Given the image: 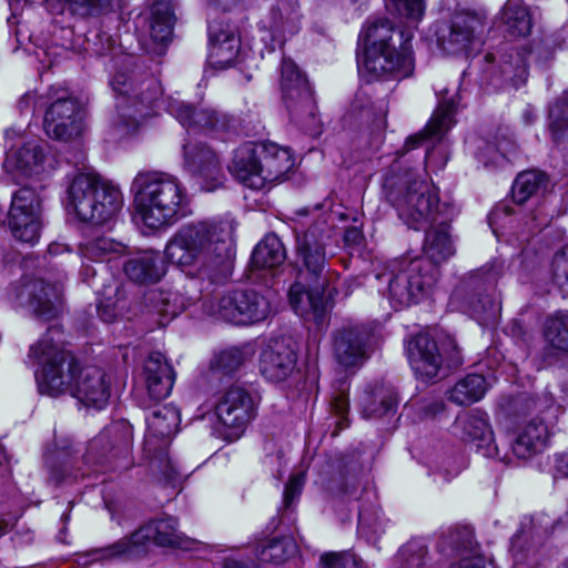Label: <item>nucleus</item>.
Returning <instances> with one entry per match:
<instances>
[{
  "label": "nucleus",
  "instance_id": "obj_34",
  "mask_svg": "<svg viewBox=\"0 0 568 568\" xmlns=\"http://www.w3.org/2000/svg\"><path fill=\"white\" fill-rule=\"evenodd\" d=\"M364 418H382L393 415L397 406V396L393 387L379 384L366 389L361 398Z\"/></svg>",
  "mask_w": 568,
  "mask_h": 568
},
{
  "label": "nucleus",
  "instance_id": "obj_53",
  "mask_svg": "<svg viewBox=\"0 0 568 568\" xmlns=\"http://www.w3.org/2000/svg\"><path fill=\"white\" fill-rule=\"evenodd\" d=\"M244 363V354L239 347L222 351L215 357V366L225 373L236 371Z\"/></svg>",
  "mask_w": 568,
  "mask_h": 568
},
{
  "label": "nucleus",
  "instance_id": "obj_11",
  "mask_svg": "<svg viewBox=\"0 0 568 568\" xmlns=\"http://www.w3.org/2000/svg\"><path fill=\"white\" fill-rule=\"evenodd\" d=\"M329 237V229L324 222L313 224L296 236L297 280L317 283V287L328 284L325 247Z\"/></svg>",
  "mask_w": 568,
  "mask_h": 568
},
{
  "label": "nucleus",
  "instance_id": "obj_40",
  "mask_svg": "<svg viewBox=\"0 0 568 568\" xmlns=\"http://www.w3.org/2000/svg\"><path fill=\"white\" fill-rule=\"evenodd\" d=\"M51 11L87 19L101 16L111 9V0H44Z\"/></svg>",
  "mask_w": 568,
  "mask_h": 568
},
{
  "label": "nucleus",
  "instance_id": "obj_6",
  "mask_svg": "<svg viewBox=\"0 0 568 568\" xmlns=\"http://www.w3.org/2000/svg\"><path fill=\"white\" fill-rule=\"evenodd\" d=\"M384 187L398 217L410 229L419 230L444 214L435 189L412 171L387 175Z\"/></svg>",
  "mask_w": 568,
  "mask_h": 568
},
{
  "label": "nucleus",
  "instance_id": "obj_44",
  "mask_svg": "<svg viewBox=\"0 0 568 568\" xmlns=\"http://www.w3.org/2000/svg\"><path fill=\"white\" fill-rule=\"evenodd\" d=\"M286 258L283 243L275 234H267L255 246L252 263L258 268H272L281 265Z\"/></svg>",
  "mask_w": 568,
  "mask_h": 568
},
{
  "label": "nucleus",
  "instance_id": "obj_20",
  "mask_svg": "<svg viewBox=\"0 0 568 568\" xmlns=\"http://www.w3.org/2000/svg\"><path fill=\"white\" fill-rule=\"evenodd\" d=\"M406 351L415 376L424 383L435 382L444 362L436 341L427 334H417L408 342Z\"/></svg>",
  "mask_w": 568,
  "mask_h": 568
},
{
  "label": "nucleus",
  "instance_id": "obj_35",
  "mask_svg": "<svg viewBox=\"0 0 568 568\" xmlns=\"http://www.w3.org/2000/svg\"><path fill=\"white\" fill-rule=\"evenodd\" d=\"M123 268L128 277L136 283H155L165 273L161 257L153 252L129 260Z\"/></svg>",
  "mask_w": 568,
  "mask_h": 568
},
{
  "label": "nucleus",
  "instance_id": "obj_13",
  "mask_svg": "<svg viewBox=\"0 0 568 568\" xmlns=\"http://www.w3.org/2000/svg\"><path fill=\"white\" fill-rule=\"evenodd\" d=\"M182 539L183 536L178 530L176 519L164 517L141 526L129 537L116 541L111 550L112 555L136 558L145 555L152 546L180 547Z\"/></svg>",
  "mask_w": 568,
  "mask_h": 568
},
{
  "label": "nucleus",
  "instance_id": "obj_3",
  "mask_svg": "<svg viewBox=\"0 0 568 568\" xmlns=\"http://www.w3.org/2000/svg\"><path fill=\"white\" fill-rule=\"evenodd\" d=\"M410 32H396L385 18L367 23L364 32V70L377 79H404L414 71Z\"/></svg>",
  "mask_w": 568,
  "mask_h": 568
},
{
  "label": "nucleus",
  "instance_id": "obj_18",
  "mask_svg": "<svg viewBox=\"0 0 568 568\" xmlns=\"http://www.w3.org/2000/svg\"><path fill=\"white\" fill-rule=\"evenodd\" d=\"M18 297L26 302L38 317L51 320L62 310L63 287L60 281L36 277L23 283Z\"/></svg>",
  "mask_w": 568,
  "mask_h": 568
},
{
  "label": "nucleus",
  "instance_id": "obj_54",
  "mask_svg": "<svg viewBox=\"0 0 568 568\" xmlns=\"http://www.w3.org/2000/svg\"><path fill=\"white\" fill-rule=\"evenodd\" d=\"M88 47L85 50L91 54L103 57L112 52L114 41L105 32L97 31L87 39Z\"/></svg>",
  "mask_w": 568,
  "mask_h": 568
},
{
  "label": "nucleus",
  "instance_id": "obj_22",
  "mask_svg": "<svg viewBox=\"0 0 568 568\" xmlns=\"http://www.w3.org/2000/svg\"><path fill=\"white\" fill-rule=\"evenodd\" d=\"M4 169L23 176L39 175L52 169L48 146L37 141H29L20 148H11L7 153Z\"/></svg>",
  "mask_w": 568,
  "mask_h": 568
},
{
  "label": "nucleus",
  "instance_id": "obj_4",
  "mask_svg": "<svg viewBox=\"0 0 568 568\" xmlns=\"http://www.w3.org/2000/svg\"><path fill=\"white\" fill-rule=\"evenodd\" d=\"M131 189L135 211L149 229L169 226L184 216L186 193L175 176L163 172H141L134 178Z\"/></svg>",
  "mask_w": 568,
  "mask_h": 568
},
{
  "label": "nucleus",
  "instance_id": "obj_36",
  "mask_svg": "<svg viewBox=\"0 0 568 568\" xmlns=\"http://www.w3.org/2000/svg\"><path fill=\"white\" fill-rule=\"evenodd\" d=\"M112 428H105L94 437L88 446L87 460L97 464H112L113 468L120 467L116 459L120 455H125L128 448L125 444L111 443Z\"/></svg>",
  "mask_w": 568,
  "mask_h": 568
},
{
  "label": "nucleus",
  "instance_id": "obj_42",
  "mask_svg": "<svg viewBox=\"0 0 568 568\" xmlns=\"http://www.w3.org/2000/svg\"><path fill=\"white\" fill-rule=\"evenodd\" d=\"M530 51L526 47L513 48L504 57L500 64V72L506 82L514 88L524 84L528 78L527 58Z\"/></svg>",
  "mask_w": 568,
  "mask_h": 568
},
{
  "label": "nucleus",
  "instance_id": "obj_23",
  "mask_svg": "<svg viewBox=\"0 0 568 568\" xmlns=\"http://www.w3.org/2000/svg\"><path fill=\"white\" fill-rule=\"evenodd\" d=\"M327 285L317 287V283H306L296 280L288 291V301L294 312L317 325H322L326 317V303L324 293Z\"/></svg>",
  "mask_w": 568,
  "mask_h": 568
},
{
  "label": "nucleus",
  "instance_id": "obj_61",
  "mask_svg": "<svg viewBox=\"0 0 568 568\" xmlns=\"http://www.w3.org/2000/svg\"><path fill=\"white\" fill-rule=\"evenodd\" d=\"M45 100L47 93L37 95L34 92H28L18 101V109L21 114H33L36 110L47 108V105H41V102Z\"/></svg>",
  "mask_w": 568,
  "mask_h": 568
},
{
  "label": "nucleus",
  "instance_id": "obj_56",
  "mask_svg": "<svg viewBox=\"0 0 568 568\" xmlns=\"http://www.w3.org/2000/svg\"><path fill=\"white\" fill-rule=\"evenodd\" d=\"M99 301L102 304H115L121 310L126 308V290L125 286L116 282L104 286L100 294Z\"/></svg>",
  "mask_w": 568,
  "mask_h": 568
},
{
  "label": "nucleus",
  "instance_id": "obj_14",
  "mask_svg": "<svg viewBox=\"0 0 568 568\" xmlns=\"http://www.w3.org/2000/svg\"><path fill=\"white\" fill-rule=\"evenodd\" d=\"M41 105H47L43 129L49 138L67 142L80 134V108L65 89L50 88Z\"/></svg>",
  "mask_w": 568,
  "mask_h": 568
},
{
  "label": "nucleus",
  "instance_id": "obj_12",
  "mask_svg": "<svg viewBox=\"0 0 568 568\" xmlns=\"http://www.w3.org/2000/svg\"><path fill=\"white\" fill-rule=\"evenodd\" d=\"M438 270L425 258L403 261L389 280L388 297L394 308L417 303L436 283Z\"/></svg>",
  "mask_w": 568,
  "mask_h": 568
},
{
  "label": "nucleus",
  "instance_id": "obj_37",
  "mask_svg": "<svg viewBox=\"0 0 568 568\" xmlns=\"http://www.w3.org/2000/svg\"><path fill=\"white\" fill-rule=\"evenodd\" d=\"M486 378L479 374H469L460 378L448 392V399L459 406H469L480 400L487 392Z\"/></svg>",
  "mask_w": 568,
  "mask_h": 568
},
{
  "label": "nucleus",
  "instance_id": "obj_16",
  "mask_svg": "<svg viewBox=\"0 0 568 568\" xmlns=\"http://www.w3.org/2000/svg\"><path fill=\"white\" fill-rule=\"evenodd\" d=\"M8 225L16 240L28 244L38 242L42 227L41 200L33 189L22 187L12 195Z\"/></svg>",
  "mask_w": 568,
  "mask_h": 568
},
{
  "label": "nucleus",
  "instance_id": "obj_24",
  "mask_svg": "<svg viewBox=\"0 0 568 568\" xmlns=\"http://www.w3.org/2000/svg\"><path fill=\"white\" fill-rule=\"evenodd\" d=\"M168 111L185 128L201 131H224L230 126L231 119L214 109H195L193 105L170 99Z\"/></svg>",
  "mask_w": 568,
  "mask_h": 568
},
{
  "label": "nucleus",
  "instance_id": "obj_64",
  "mask_svg": "<svg viewBox=\"0 0 568 568\" xmlns=\"http://www.w3.org/2000/svg\"><path fill=\"white\" fill-rule=\"evenodd\" d=\"M449 568H494L490 561L480 555L462 558L459 561L452 564Z\"/></svg>",
  "mask_w": 568,
  "mask_h": 568
},
{
  "label": "nucleus",
  "instance_id": "obj_43",
  "mask_svg": "<svg viewBox=\"0 0 568 568\" xmlns=\"http://www.w3.org/2000/svg\"><path fill=\"white\" fill-rule=\"evenodd\" d=\"M436 94L439 99L438 106L427 124L428 134L432 136L442 135L455 123L454 113L456 103L454 94L450 95L447 88L437 89Z\"/></svg>",
  "mask_w": 568,
  "mask_h": 568
},
{
  "label": "nucleus",
  "instance_id": "obj_51",
  "mask_svg": "<svg viewBox=\"0 0 568 568\" xmlns=\"http://www.w3.org/2000/svg\"><path fill=\"white\" fill-rule=\"evenodd\" d=\"M464 310L478 321L486 320L498 311L497 303L488 295L476 294L464 301Z\"/></svg>",
  "mask_w": 568,
  "mask_h": 568
},
{
  "label": "nucleus",
  "instance_id": "obj_50",
  "mask_svg": "<svg viewBox=\"0 0 568 568\" xmlns=\"http://www.w3.org/2000/svg\"><path fill=\"white\" fill-rule=\"evenodd\" d=\"M549 129L555 141H559L568 131V90L550 108Z\"/></svg>",
  "mask_w": 568,
  "mask_h": 568
},
{
  "label": "nucleus",
  "instance_id": "obj_57",
  "mask_svg": "<svg viewBox=\"0 0 568 568\" xmlns=\"http://www.w3.org/2000/svg\"><path fill=\"white\" fill-rule=\"evenodd\" d=\"M396 12L412 21H419L424 16V0H392Z\"/></svg>",
  "mask_w": 568,
  "mask_h": 568
},
{
  "label": "nucleus",
  "instance_id": "obj_62",
  "mask_svg": "<svg viewBox=\"0 0 568 568\" xmlns=\"http://www.w3.org/2000/svg\"><path fill=\"white\" fill-rule=\"evenodd\" d=\"M304 485V475L303 474H296L293 475L288 483L285 486L284 489V498L283 503L286 508H290L298 497V495L302 491Z\"/></svg>",
  "mask_w": 568,
  "mask_h": 568
},
{
  "label": "nucleus",
  "instance_id": "obj_19",
  "mask_svg": "<svg viewBox=\"0 0 568 568\" xmlns=\"http://www.w3.org/2000/svg\"><path fill=\"white\" fill-rule=\"evenodd\" d=\"M255 410L253 397L241 387L227 389L215 404L219 420L230 428L235 437H239L255 417Z\"/></svg>",
  "mask_w": 568,
  "mask_h": 568
},
{
  "label": "nucleus",
  "instance_id": "obj_38",
  "mask_svg": "<svg viewBox=\"0 0 568 568\" xmlns=\"http://www.w3.org/2000/svg\"><path fill=\"white\" fill-rule=\"evenodd\" d=\"M175 17L171 2L166 0H152L150 7V37L159 43L170 40Z\"/></svg>",
  "mask_w": 568,
  "mask_h": 568
},
{
  "label": "nucleus",
  "instance_id": "obj_46",
  "mask_svg": "<svg viewBox=\"0 0 568 568\" xmlns=\"http://www.w3.org/2000/svg\"><path fill=\"white\" fill-rule=\"evenodd\" d=\"M298 4L291 0H282L271 10V28L278 32L293 33L300 21Z\"/></svg>",
  "mask_w": 568,
  "mask_h": 568
},
{
  "label": "nucleus",
  "instance_id": "obj_31",
  "mask_svg": "<svg viewBox=\"0 0 568 568\" xmlns=\"http://www.w3.org/2000/svg\"><path fill=\"white\" fill-rule=\"evenodd\" d=\"M144 381L152 399L161 400L170 395L175 373L163 354L154 352L149 355L144 364Z\"/></svg>",
  "mask_w": 568,
  "mask_h": 568
},
{
  "label": "nucleus",
  "instance_id": "obj_41",
  "mask_svg": "<svg viewBox=\"0 0 568 568\" xmlns=\"http://www.w3.org/2000/svg\"><path fill=\"white\" fill-rule=\"evenodd\" d=\"M549 185L548 176L536 170L525 171L517 175L513 184V199L523 204L532 196L544 194Z\"/></svg>",
  "mask_w": 568,
  "mask_h": 568
},
{
  "label": "nucleus",
  "instance_id": "obj_9",
  "mask_svg": "<svg viewBox=\"0 0 568 568\" xmlns=\"http://www.w3.org/2000/svg\"><path fill=\"white\" fill-rule=\"evenodd\" d=\"M282 98L291 120L308 134L321 131L316 104L307 79L290 59H283L280 79Z\"/></svg>",
  "mask_w": 568,
  "mask_h": 568
},
{
  "label": "nucleus",
  "instance_id": "obj_29",
  "mask_svg": "<svg viewBox=\"0 0 568 568\" xmlns=\"http://www.w3.org/2000/svg\"><path fill=\"white\" fill-rule=\"evenodd\" d=\"M455 428L465 440L474 442L478 452L488 458H500L499 449L494 440L493 430L486 417L473 413L459 415Z\"/></svg>",
  "mask_w": 568,
  "mask_h": 568
},
{
  "label": "nucleus",
  "instance_id": "obj_52",
  "mask_svg": "<svg viewBox=\"0 0 568 568\" xmlns=\"http://www.w3.org/2000/svg\"><path fill=\"white\" fill-rule=\"evenodd\" d=\"M322 568H365L363 560L352 552H326L321 556Z\"/></svg>",
  "mask_w": 568,
  "mask_h": 568
},
{
  "label": "nucleus",
  "instance_id": "obj_47",
  "mask_svg": "<svg viewBox=\"0 0 568 568\" xmlns=\"http://www.w3.org/2000/svg\"><path fill=\"white\" fill-rule=\"evenodd\" d=\"M545 338L554 349L568 352V313H557L546 321Z\"/></svg>",
  "mask_w": 568,
  "mask_h": 568
},
{
  "label": "nucleus",
  "instance_id": "obj_48",
  "mask_svg": "<svg viewBox=\"0 0 568 568\" xmlns=\"http://www.w3.org/2000/svg\"><path fill=\"white\" fill-rule=\"evenodd\" d=\"M397 560L403 568H423L428 561V546L424 539L413 538L398 549Z\"/></svg>",
  "mask_w": 568,
  "mask_h": 568
},
{
  "label": "nucleus",
  "instance_id": "obj_32",
  "mask_svg": "<svg viewBox=\"0 0 568 568\" xmlns=\"http://www.w3.org/2000/svg\"><path fill=\"white\" fill-rule=\"evenodd\" d=\"M455 215L454 209L445 205V217L438 221V225L426 233L423 258L429 261L436 268L455 254V246L449 234V225L446 220Z\"/></svg>",
  "mask_w": 568,
  "mask_h": 568
},
{
  "label": "nucleus",
  "instance_id": "obj_60",
  "mask_svg": "<svg viewBox=\"0 0 568 568\" xmlns=\"http://www.w3.org/2000/svg\"><path fill=\"white\" fill-rule=\"evenodd\" d=\"M445 408L446 405L443 399H424L418 404L417 414L420 419H430L444 413Z\"/></svg>",
  "mask_w": 568,
  "mask_h": 568
},
{
  "label": "nucleus",
  "instance_id": "obj_7",
  "mask_svg": "<svg viewBox=\"0 0 568 568\" xmlns=\"http://www.w3.org/2000/svg\"><path fill=\"white\" fill-rule=\"evenodd\" d=\"M111 87L116 94L119 124L125 133L135 130L143 119L152 114L162 95L161 84L155 78L133 69L118 71Z\"/></svg>",
  "mask_w": 568,
  "mask_h": 568
},
{
  "label": "nucleus",
  "instance_id": "obj_39",
  "mask_svg": "<svg viewBox=\"0 0 568 568\" xmlns=\"http://www.w3.org/2000/svg\"><path fill=\"white\" fill-rule=\"evenodd\" d=\"M506 32L516 38L526 37L532 28V19L527 6L519 0H508L500 12Z\"/></svg>",
  "mask_w": 568,
  "mask_h": 568
},
{
  "label": "nucleus",
  "instance_id": "obj_45",
  "mask_svg": "<svg viewBox=\"0 0 568 568\" xmlns=\"http://www.w3.org/2000/svg\"><path fill=\"white\" fill-rule=\"evenodd\" d=\"M125 250L124 244L108 236L90 239L79 246L81 256L93 262L103 261L113 255H122Z\"/></svg>",
  "mask_w": 568,
  "mask_h": 568
},
{
  "label": "nucleus",
  "instance_id": "obj_55",
  "mask_svg": "<svg viewBox=\"0 0 568 568\" xmlns=\"http://www.w3.org/2000/svg\"><path fill=\"white\" fill-rule=\"evenodd\" d=\"M348 383L346 381H341L332 396V407L335 413L341 416V420L337 423L339 427H343V422L346 420V415L348 413Z\"/></svg>",
  "mask_w": 568,
  "mask_h": 568
},
{
  "label": "nucleus",
  "instance_id": "obj_25",
  "mask_svg": "<svg viewBox=\"0 0 568 568\" xmlns=\"http://www.w3.org/2000/svg\"><path fill=\"white\" fill-rule=\"evenodd\" d=\"M296 361V353L290 344L274 341L260 354V372L271 382H282L293 373Z\"/></svg>",
  "mask_w": 568,
  "mask_h": 568
},
{
  "label": "nucleus",
  "instance_id": "obj_15",
  "mask_svg": "<svg viewBox=\"0 0 568 568\" xmlns=\"http://www.w3.org/2000/svg\"><path fill=\"white\" fill-rule=\"evenodd\" d=\"M487 24V13L484 10L457 11L447 30L438 37V43L449 54L467 53L483 43Z\"/></svg>",
  "mask_w": 568,
  "mask_h": 568
},
{
  "label": "nucleus",
  "instance_id": "obj_10",
  "mask_svg": "<svg viewBox=\"0 0 568 568\" xmlns=\"http://www.w3.org/2000/svg\"><path fill=\"white\" fill-rule=\"evenodd\" d=\"M275 294L254 290L231 291L215 302L205 304V312L235 325H248L266 320L273 312Z\"/></svg>",
  "mask_w": 568,
  "mask_h": 568
},
{
  "label": "nucleus",
  "instance_id": "obj_1",
  "mask_svg": "<svg viewBox=\"0 0 568 568\" xmlns=\"http://www.w3.org/2000/svg\"><path fill=\"white\" fill-rule=\"evenodd\" d=\"M28 358L39 366L36 381L40 394L58 397L70 393L85 406L102 409L111 395V376L95 365L80 366L64 348L63 333L51 326L30 346Z\"/></svg>",
  "mask_w": 568,
  "mask_h": 568
},
{
  "label": "nucleus",
  "instance_id": "obj_21",
  "mask_svg": "<svg viewBox=\"0 0 568 568\" xmlns=\"http://www.w3.org/2000/svg\"><path fill=\"white\" fill-rule=\"evenodd\" d=\"M184 166L193 175L202 179L206 191L222 184V166L216 152L202 142H187L183 146Z\"/></svg>",
  "mask_w": 568,
  "mask_h": 568
},
{
  "label": "nucleus",
  "instance_id": "obj_5",
  "mask_svg": "<svg viewBox=\"0 0 568 568\" xmlns=\"http://www.w3.org/2000/svg\"><path fill=\"white\" fill-rule=\"evenodd\" d=\"M67 194L68 211L79 221L95 225L111 221L123 205L120 189L94 172L77 174Z\"/></svg>",
  "mask_w": 568,
  "mask_h": 568
},
{
  "label": "nucleus",
  "instance_id": "obj_33",
  "mask_svg": "<svg viewBox=\"0 0 568 568\" xmlns=\"http://www.w3.org/2000/svg\"><path fill=\"white\" fill-rule=\"evenodd\" d=\"M258 166L255 143H245L235 150L229 170L243 185L253 190H261L263 189V179Z\"/></svg>",
  "mask_w": 568,
  "mask_h": 568
},
{
  "label": "nucleus",
  "instance_id": "obj_59",
  "mask_svg": "<svg viewBox=\"0 0 568 568\" xmlns=\"http://www.w3.org/2000/svg\"><path fill=\"white\" fill-rule=\"evenodd\" d=\"M537 534L532 517H524L520 523L518 532L511 539V551L515 556L518 555L521 548V541L528 537H534Z\"/></svg>",
  "mask_w": 568,
  "mask_h": 568
},
{
  "label": "nucleus",
  "instance_id": "obj_63",
  "mask_svg": "<svg viewBox=\"0 0 568 568\" xmlns=\"http://www.w3.org/2000/svg\"><path fill=\"white\" fill-rule=\"evenodd\" d=\"M537 408L536 400L526 394L517 396L511 403L513 413L518 417H526Z\"/></svg>",
  "mask_w": 568,
  "mask_h": 568
},
{
  "label": "nucleus",
  "instance_id": "obj_49",
  "mask_svg": "<svg viewBox=\"0 0 568 568\" xmlns=\"http://www.w3.org/2000/svg\"><path fill=\"white\" fill-rule=\"evenodd\" d=\"M296 551V545L291 538H276L267 541L257 552L260 560L272 564H283Z\"/></svg>",
  "mask_w": 568,
  "mask_h": 568
},
{
  "label": "nucleus",
  "instance_id": "obj_26",
  "mask_svg": "<svg viewBox=\"0 0 568 568\" xmlns=\"http://www.w3.org/2000/svg\"><path fill=\"white\" fill-rule=\"evenodd\" d=\"M210 49L207 60L214 69L233 65L240 52V38L229 24L211 23L209 26Z\"/></svg>",
  "mask_w": 568,
  "mask_h": 568
},
{
  "label": "nucleus",
  "instance_id": "obj_58",
  "mask_svg": "<svg viewBox=\"0 0 568 568\" xmlns=\"http://www.w3.org/2000/svg\"><path fill=\"white\" fill-rule=\"evenodd\" d=\"M554 281L560 286H568V244L552 260Z\"/></svg>",
  "mask_w": 568,
  "mask_h": 568
},
{
  "label": "nucleus",
  "instance_id": "obj_2",
  "mask_svg": "<svg viewBox=\"0 0 568 568\" xmlns=\"http://www.w3.org/2000/svg\"><path fill=\"white\" fill-rule=\"evenodd\" d=\"M164 255L193 276L211 283L223 282L234 267L233 226L207 221L184 225L169 240Z\"/></svg>",
  "mask_w": 568,
  "mask_h": 568
},
{
  "label": "nucleus",
  "instance_id": "obj_8",
  "mask_svg": "<svg viewBox=\"0 0 568 568\" xmlns=\"http://www.w3.org/2000/svg\"><path fill=\"white\" fill-rule=\"evenodd\" d=\"M181 422L180 412L173 405H163L154 408L146 417V434L143 450L150 460L153 473H159L170 481L178 474L169 455L170 439L176 434Z\"/></svg>",
  "mask_w": 568,
  "mask_h": 568
},
{
  "label": "nucleus",
  "instance_id": "obj_30",
  "mask_svg": "<svg viewBox=\"0 0 568 568\" xmlns=\"http://www.w3.org/2000/svg\"><path fill=\"white\" fill-rule=\"evenodd\" d=\"M548 438L546 423L534 417L519 426L511 442V452L519 459H529L546 448Z\"/></svg>",
  "mask_w": 568,
  "mask_h": 568
},
{
  "label": "nucleus",
  "instance_id": "obj_27",
  "mask_svg": "<svg viewBox=\"0 0 568 568\" xmlns=\"http://www.w3.org/2000/svg\"><path fill=\"white\" fill-rule=\"evenodd\" d=\"M200 297L201 292L195 282L189 281L182 287L151 292L148 298L155 311L170 321L196 303Z\"/></svg>",
  "mask_w": 568,
  "mask_h": 568
},
{
  "label": "nucleus",
  "instance_id": "obj_28",
  "mask_svg": "<svg viewBox=\"0 0 568 568\" xmlns=\"http://www.w3.org/2000/svg\"><path fill=\"white\" fill-rule=\"evenodd\" d=\"M256 152L263 187L280 182L294 166V159L288 149L273 142L258 143Z\"/></svg>",
  "mask_w": 568,
  "mask_h": 568
},
{
  "label": "nucleus",
  "instance_id": "obj_17",
  "mask_svg": "<svg viewBox=\"0 0 568 568\" xmlns=\"http://www.w3.org/2000/svg\"><path fill=\"white\" fill-rule=\"evenodd\" d=\"M332 352L336 362L346 367H357L368 358L371 329L362 324H345L331 334Z\"/></svg>",
  "mask_w": 568,
  "mask_h": 568
}]
</instances>
